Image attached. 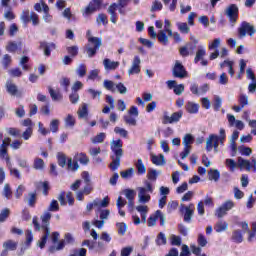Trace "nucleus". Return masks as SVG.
<instances>
[{"label":"nucleus","instance_id":"obj_1","mask_svg":"<svg viewBox=\"0 0 256 256\" xmlns=\"http://www.w3.org/2000/svg\"><path fill=\"white\" fill-rule=\"evenodd\" d=\"M110 149L113 153L111 156L112 162L109 167L111 171H117L121 166V158L123 157V140L118 139L111 142Z\"/></svg>","mask_w":256,"mask_h":256},{"label":"nucleus","instance_id":"obj_2","mask_svg":"<svg viewBox=\"0 0 256 256\" xmlns=\"http://www.w3.org/2000/svg\"><path fill=\"white\" fill-rule=\"evenodd\" d=\"M131 3V0H118V3H112L109 7L107 12L110 15V21L114 25L117 24L119 21V16L117 15V9L120 15H125V7Z\"/></svg>","mask_w":256,"mask_h":256},{"label":"nucleus","instance_id":"obj_3","mask_svg":"<svg viewBox=\"0 0 256 256\" xmlns=\"http://www.w3.org/2000/svg\"><path fill=\"white\" fill-rule=\"evenodd\" d=\"M79 163L81 165H89V156L81 152V153L75 154L74 158H68V162H67L68 171H72L73 173H75V171H78Z\"/></svg>","mask_w":256,"mask_h":256},{"label":"nucleus","instance_id":"obj_4","mask_svg":"<svg viewBox=\"0 0 256 256\" xmlns=\"http://www.w3.org/2000/svg\"><path fill=\"white\" fill-rule=\"evenodd\" d=\"M86 37L88 38V46L86 47V53L88 57H95L97 51L101 48L102 41L99 37L91 36V30L86 32Z\"/></svg>","mask_w":256,"mask_h":256},{"label":"nucleus","instance_id":"obj_5","mask_svg":"<svg viewBox=\"0 0 256 256\" xmlns=\"http://www.w3.org/2000/svg\"><path fill=\"white\" fill-rule=\"evenodd\" d=\"M145 186L146 188H139L138 197L140 203H149L151 201V195L147 194V191L148 193H153V184H151L149 181H146Z\"/></svg>","mask_w":256,"mask_h":256},{"label":"nucleus","instance_id":"obj_6","mask_svg":"<svg viewBox=\"0 0 256 256\" xmlns=\"http://www.w3.org/2000/svg\"><path fill=\"white\" fill-rule=\"evenodd\" d=\"M256 29L255 26L251 25L247 21H243L238 28V38L243 39V37H246V35H249L252 37V35H255Z\"/></svg>","mask_w":256,"mask_h":256},{"label":"nucleus","instance_id":"obj_7","mask_svg":"<svg viewBox=\"0 0 256 256\" xmlns=\"http://www.w3.org/2000/svg\"><path fill=\"white\" fill-rule=\"evenodd\" d=\"M172 75L176 79H185L188 77L189 72H187V69L179 60H176L172 68Z\"/></svg>","mask_w":256,"mask_h":256},{"label":"nucleus","instance_id":"obj_8","mask_svg":"<svg viewBox=\"0 0 256 256\" xmlns=\"http://www.w3.org/2000/svg\"><path fill=\"white\" fill-rule=\"evenodd\" d=\"M183 117V111H178L172 113L171 116L167 115V112L164 113L163 118H162V123L163 125H169L173 123H179L181 121V118Z\"/></svg>","mask_w":256,"mask_h":256},{"label":"nucleus","instance_id":"obj_9","mask_svg":"<svg viewBox=\"0 0 256 256\" xmlns=\"http://www.w3.org/2000/svg\"><path fill=\"white\" fill-rule=\"evenodd\" d=\"M213 147H214L215 153H217L219 149V136L215 134H210L206 141V151L208 153L213 151Z\"/></svg>","mask_w":256,"mask_h":256},{"label":"nucleus","instance_id":"obj_10","mask_svg":"<svg viewBox=\"0 0 256 256\" xmlns=\"http://www.w3.org/2000/svg\"><path fill=\"white\" fill-rule=\"evenodd\" d=\"M226 15L230 23H237V19H239V7H237V4H230L226 9Z\"/></svg>","mask_w":256,"mask_h":256},{"label":"nucleus","instance_id":"obj_11","mask_svg":"<svg viewBox=\"0 0 256 256\" xmlns=\"http://www.w3.org/2000/svg\"><path fill=\"white\" fill-rule=\"evenodd\" d=\"M102 3L103 0H92L85 8L83 17H89V15H93V13H95V11L101 7Z\"/></svg>","mask_w":256,"mask_h":256},{"label":"nucleus","instance_id":"obj_12","mask_svg":"<svg viewBox=\"0 0 256 256\" xmlns=\"http://www.w3.org/2000/svg\"><path fill=\"white\" fill-rule=\"evenodd\" d=\"M238 167H245L246 171H251V167L253 168V172L256 173V159L252 157L251 162L249 160H245L242 157L238 158Z\"/></svg>","mask_w":256,"mask_h":256},{"label":"nucleus","instance_id":"obj_13","mask_svg":"<svg viewBox=\"0 0 256 256\" xmlns=\"http://www.w3.org/2000/svg\"><path fill=\"white\" fill-rule=\"evenodd\" d=\"M39 49L41 51H44L45 57H51V51H55L57 49V46L53 42L49 43L45 41H40Z\"/></svg>","mask_w":256,"mask_h":256},{"label":"nucleus","instance_id":"obj_14","mask_svg":"<svg viewBox=\"0 0 256 256\" xmlns=\"http://www.w3.org/2000/svg\"><path fill=\"white\" fill-rule=\"evenodd\" d=\"M141 73V58L139 56H134L132 65L128 70V75H139Z\"/></svg>","mask_w":256,"mask_h":256},{"label":"nucleus","instance_id":"obj_15","mask_svg":"<svg viewBox=\"0 0 256 256\" xmlns=\"http://www.w3.org/2000/svg\"><path fill=\"white\" fill-rule=\"evenodd\" d=\"M195 49H197V45L188 43L186 46H182L179 49V53L181 57H189V55H193L195 53Z\"/></svg>","mask_w":256,"mask_h":256},{"label":"nucleus","instance_id":"obj_16","mask_svg":"<svg viewBox=\"0 0 256 256\" xmlns=\"http://www.w3.org/2000/svg\"><path fill=\"white\" fill-rule=\"evenodd\" d=\"M51 212H45L41 217V221H42V224H41V229L42 231H51L49 229V226L51 225Z\"/></svg>","mask_w":256,"mask_h":256},{"label":"nucleus","instance_id":"obj_17","mask_svg":"<svg viewBox=\"0 0 256 256\" xmlns=\"http://www.w3.org/2000/svg\"><path fill=\"white\" fill-rule=\"evenodd\" d=\"M22 49L23 42L10 41L6 46V51H8V53H16L17 51H22Z\"/></svg>","mask_w":256,"mask_h":256},{"label":"nucleus","instance_id":"obj_18","mask_svg":"<svg viewBox=\"0 0 256 256\" xmlns=\"http://www.w3.org/2000/svg\"><path fill=\"white\" fill-rule=\"evenodd\" d=\"M103 65L106 71H115V69L119 68L120 63L118 61H111V59L105 58L103 60Z\"/></svg>","mask_w":256,"mask_h":256},{"label":"nucleus","instance_id":"obj_19","mask_svg":"<svg viewBox=\"0 0 256 256\" xmlns=\"http://www.w3.org/2000/svg\"><path fill=\"white\" fill-rule=\"evenodd\" d=\"M6 91L13 97H15V95H19V88L11 80H7L6 82Z\"/></svg>","mask_w":256,"mask_h":256},{"label":"nucleus","instance_id":"obj_20","mask_svg":"<svg viewBox=\"0 0 256 256\" xmlns=\"http://www.w3.org/2000/svg\"><path fill=\"white\" fill-rule=\"evenodd\" d=\"M238 225H240V227H242V230L244 233H249L248 241L251 243V241H253V239H255L256 232L253 230L252 231L249 230V224L247 222H240V223H238Z\"/></svg>","mask_w":256,"mask_h":256},{"label":"nucleus","instance_id":"obj_21","mask_svg":"<svg viewBox=\"0 0 256 256\" xmlns=\"http://www.w3.org/2000/svg\"><path fill=\"white\" fill-rule=\"evenodd\" d=\"M48 93H49L52 101H63V94H61V91L55 90L51 86H49Z\"/></svg>","mask_w":256,"mask_h":256},{"label":"nucleus","instance_id":"obj_22","mask_svg":"<svg viewBox=\"0 0 256 256\" xmlns=\"http://www.w3.org/2000/svg\"><path fill=\"white\" fill-rule=\"evenodd\" d=\"M4 251L2 252V255H5L7 251H17V242L13 240H7L3 243Z\"/></svg>","mask_w":256,"mask_h":256},{"label":"nucleus","instance_id":"obj_23","mask_svg":"<svg viewBox=\"0 0 256 256\" xmlns=\"http://www.w3.org/2000/svg\"><path fill=\"white\" fill-rule=\"evenodd\" d=\"M243 233L245 232L240 229L234 230L231 236V240L233 241V243H243Z\"/></svg>","mask_w":256,"mask_h":256},{"label":"nucleus","instance_id":"obj_24","mask_svg":"<svg viewBox=\"0 0 256 256\" xmlns=\"http://www.w3.org/2000/svg\"><path fill=\"white\" fill-rule=\"evenodd\" d=\"M185 109L187 113H190V115H196V113H199V104L194 102H187Z\"/></svg>","mask_w":256,"mask_h":256},{"label":"nucleus","instance_id":"obj_25","mask_svg":"<svg viewBox=\"0 0 256 256\" xmlns=\"http://www.w3.org/2000/svg\"><path fill=\"white\" fill-rule=\"evenodd\" d=\"M135 167L138 175H145L147 173V167H145V164H143V160L141 158L137 160Z\"/></svg>","mask_w":256,"mask_h":256},{"label":"nucleus","instance_id":"obj_26","mask_svg":"<svg viewBox=\"0 0 256 256\" xmlns=\"http://www.w3.org/2000/svg\"><path fill=\"white\" fill-rule=\"evenodd\" d=\"M229 224L226 221H219L215 224L214 230L216 233H223V231H227Z\"/></svg>","mask_w":256,"mask_h":256},{"label":"nucleus","instance_id":"obj_27","mask_svg":"<svg viewBox=\"0 0 256 256\" xmlns=\"http://www.w3.org/2000/svg\"><path fill=\"white\" fill-rule=\"evenodd\" d=\"M49 235H51V230H44V235L38 242V247L40 249H45V245H47V240L49 239Z\"/></svg>","mask_w":256,"mask_h":256},{"label":"nucleus","instance_id":"obj_28","mask_svg":"<svg viewBox=\"0 0 256 256\" xmlns=\"http://www.w3.org/2000/svg\"><path fill=\"white\" fill-rule=\"evenodd\" d=\"M193 207V204H190L189 207H185V213H184V222L185 223H191V219L193 217L194 210L191 209Z\"/></svg>","mask_w":256,"mask_h":256},{"label":"nucleus","instance_id":"obj_29","mask_svg":"<svg viewBox=\"0 0 256 256\" xmlns=\"http://www.w3.org/2000/svg\"><path fill=\"white\" fill-rule=\"evenodd\" d=\"M207 55V50L205 48L200 47L196 52V56L194 58V63L197 64L199 61H203V58Z\"/></svg>","mask_w":256,"mask_h":256},{"label":"nucleus","instance_id":"obj_30","mask_svg":"<svg viewBox=\"0 0 256 256\" xmlns=\"http://www.w3.org/2000/svg\"><path fill=\"white\" fill-rule=\"evenodd\" d=\"M157 39L159 43H162V45H169V37H167V33L165 31H159L157 34Z\"/></svg>","mask_w":256,"mask_h":256},{"label":"nucleus","instance_id":"obj_31","mask_svg":"<svg viewBox=\"0 0 256 256\" xmlns=\"http://www.w3.org/2000/svg\"><path fill=\"white\" fill-rule=\"evenodd\" d=\"M208 179L210 181H219V179H221V172H219L217 169H210L208 172Z\"/></svg>","mask_w":256,"mask_h":256},{"label":"nucleus","instance_id":"obj_32","mask_svg":"<svg viewBox=\"0 0 256 256\" xmlns=\"http://www.w3.org/2000/svg\"><path fill=\"white\" fill-rule=\"evenodd\" d=\"M65 240H60L57 244V246L52 245L49 247L48 251L49 253H56V251H63L65 249Z\"/></svg>","mask_w":256,"mask_h":256},{"label":"nucleus","instance_id":"obj_33","mask_svg":"<svg viewBox=\"0 0 256 256\" xmlns=\"http://www.w3.org/2000/svg\"><path fill=\"white\" fill-rule=\"evenodd\" d=\"M151 161L153 163V165H165V156L163 154H160V155H153L151 157Z\"/></svg>","mask_w":256,"mask_h":256},{"label":"nucleus","instance_id":"obj_34","mask_svg":"<svg viewBox=\"0 0 256 256\" xmlns=\"http://www.w3.org/2000/svg\"><path fill=\"white\" fill-rule=\"evenodd\" d=\"M225 65H228V73L230 77H233L235 75V70L233 69V61L230 60H224L222 63H220V68L223 69L225 68Z\"/></svg>","mask_w":256,"mask_h":256},{"label":"nucleus","instance_id":"obj_35","mask_svg":"<svg viewBox=\"0 0 256 256\" xmlns=\"http://www.w3.org/2000/svg\"><path fill=\"white\" fill-rule=\"evenodd\" d=\"M37 205V192L28 193V207H35Z\"/></svg>","mask_w":256,"mask_h":256},{"label":"nucleus","instance_id":"obj_36","mask_svg":"<svg viewBox=\"0 0 256 256\" xmlns=\"http://www.w3.org/2000/svg\"><path fill=\"white\" fill-rule=\"evenodd\" d=\"M155 243L158 247H161V245H167V237H165V233L160 232L156 237Z\"/></svg>","mask_w":256,"mask_h":256},{"label":"nucleus","instance_id":"obj_37","mask_svg":"<svg viewBox=\"0 0 256 256\" xmlns=\"http://www.w3.org/2000/svg\"><path fill=\"white\" fill-rule=\"evenodd\" d=\"M177 27L180 33H183L184 35L189 34V32L191 31V28H189V25H187L186 22H178Z\"/></svg>","mask_w":256,"mask_h":256},{"label":"nucleus","instance_id":"obj_38","mask_svg":"<svg viewBox=\"0 0 256 256\" xmlns=\"http://www.w3.org/2000/svg\"><path fill=\"white\" fill-rule=\"evenodd\" d=\"M195 143V138L191 134H186L183 138L184 147H191Z\"/></svg>","mask_w":256,"mask_h":256},{"label":"nucleus","instance_id":"obj_39","mask_svg":"<svg viewBox=\"0 0 256 256\" xmlns=\"http://www.w3.org/2000/svg\"><path fill=\"white\" fill-rule=\"evenodd\" d=\"M134 173H135V169L129 168L127 170L121 171L120 177H122V179H131V177H133Z\"/></svg>","mask_w":256,"mask_h":256},{"label":"nucleus","instance_id":"obj_40","mask_svg":"<svg viewBox=\"0 0 256 256\" xmlns=\"http://www.w3.org/2000/svg\"><path fill=\"white\" fill-rule=\"evenodd\" d=\"M57 160L59 167H65V165H67V162L69 161V158L67 159V156L63 153H58Z\"/></svg>","mask_w":256,"mask_h":256},{"label":"nucleus","instance_id":"obj_41","mask_svg":"<svg viewBox=\"0 0 256 256\" xmlns=\"http://www.w3.org/2000/svg\"><path fill=\"white\" fill-rule=\"evenodd\" d=\"M9 215H11V210H9V208H4L3 210H1L0 223H5V221L9 219Z\"/></svg>","mask_w":256,"mask_h":256},{"label":"nucleus","instance_id":"obj_42","mask_svg":"<svg viewBox=\"0 0 256 256\" xmlns=\"http://www.w3.org/2000/svg\"><path fill=\"white\" fill-rule=\"evenodd\" d=\"M114 133H116V135H120V137H123L124 139H127V137H129V132L119 126H116L114 128Z\"/></svg>","mask_w":256,"mask_h":256},{"label":"nucleus","instance_id":"obj_43","mask_svg":"<svg viewBox=\"0 0 256 256\" xmlns=\"http://www.w3.org/2000/svg\"><path fill=\"white\" fill-rule=\"evenodd\" d=\"M163 9V3H161V1L159 0H154L152 2V6H151V13H155V11H161Z\"/></svg>","mask_w":256,"mask_h":256},{"label":"nucleus","instance_id":"obj_44","mask_svg":"<svg viewBox=\"0 0 256 256\" xmlns=\"http://www.w3.org/2000/svg\"><path fill=\"white\" fill-rule=\"evenodd\" d=\"M75 117H73V115L68 114L67 117L65 118V127H70L73 128L75 127Z\"/></svg>","mask_w":256,"mask_h":256},{"label":"nucleus","instance_id":"obj_45","mask_svg":"<svg viewBox=\"0 0 256 256\" xmlns=\"http://www.w3.org/2000/svg\"><path fill=\"white\" fill-rule=\"evenodd\" d=\"M116 227L118 229V235H125V233H127V224H125L124 222H118L116 223Z\"/></svg>","mask_w":256,"mask_h":256},{"label":"nucleus","instance_id":"obj_46","mask_svg":"<svg viewBox=\"0 0 256 256\" xmlns=\"http://www.w3.org/2000/svg\"><path fill=\"white\" fill-rule=\"evenodd\" d=\"M0 159H6V161H9V154L7 152V146H5V144L0 145Z\"/></svg>","mask_w":256,"mask_h":256},{"label":"nucleus","instance_id":"obj_47","mask_svg":"<svg viewBox=\"0 0 256 256\" xmlns=\"http://www.w3.org/2000/svg\"><path fill=\"white\" fill-rule=\"evenodd\" d=\"M11 62H12L11 55L5 54L2 59L3 69H9V65H11Z\"/></svg>","mask_w":256,"mask_h":256},{"label":"nucleus","instance_id":"obj_48","mask_svg":"<svg viewBox=\"0 0 256 256\" xmlns=\"http://www.w3.org/2000/svg\"><path fill=\"white\" fill-rule=\"evenodd\" d=\"M66 51L70 57H77L79 55V47L77 46H69L66 48Z\"/></svg>","mask_w":256,"mask_h":256},{"label":"nucleus","instance_id":"obj_49","mask_svg":"<svg viewBox=\"0 0 256 256\" xmlns=\"http://www.w3.org/2000/svg\"><path fill=\"white\" fill-rule=\"evenodd\" d=\"M87 115H89L87 104H83L82 108L78 110V117L80 119H84V117H87Z\"/></svg>","mask_w":256,"mask_h":256},{"label":"nucleus","instance_id":"obj_50","mask_svg":"<svg viewBox=\"0 0 256 256\" xmlns=\"http://www.w3.org/2000/svg\"><path fill=\"white\" fill-rule=\"evenodd\" d=\"M21 21L25 24L28 25L31 21V14L29 13V10L23 11L21 15Z\"/></svg>","mask_w":256,"mask_h":256},{"label":"nucleus","instance_id":"obj_51","mask_svg":"<svg viewBox=\"0 0 256 256\" xmlns=\"http://www.w3.org/2000/svg\"><path fill=\"white\" fill-rule=\"evenodd\" d=\"M44 167H45V161H43V159L36 158L34 160V169L42 170V169H44Z\"/></svg>","mask_w":256,"mask_h":256},{"label":"nucleus","instance_id":"obj_52","mask_svg":"<svg viewBox=\"0 0 256 256\" xmlns=\"http://www.w3.org/2000/svg\"><path fill=\"white\" fill-rule=\"evenodd\" d=\"M32 136H33V127L26 128V130L22 134L24 141H29V139H31Z\"/></svg>","mask_w":256,"mask_h":256},{"label":"nucleus","instance_id":"obj_53","mask_svg":"<svg viewBox=\"0 0 256 256\" xmlns=\"http://www.w3.org/2000/svg\"><path fill=\"white\" fill-rule=\"evenodd\" d=\"M239 153L242 155H245L246 157H249V155H251V153H253V150L247 146H240Z\"/></svg>","mask_w":256,"mask_h":256},{"label":"nucleus","instance_id":"obj_54","mask_svg":"<svg viewBox=\"0 0 256 256\" xmlns=\"http://www.w3.org/2000/svg\"><path fill=\"white\" fill-rule=\"evenodd\" d=\"M3 195L6 199H11V197H13V191H11V186H9V184H5Z\"/></svg>","mask_w":256,"mask_h":256},{"label":"nucleus","instance_id":"obj_55","mask_svg":"<svg viewBox=\"0 0 256 256\" xmlns=\"http://www.w3.org/2000/svg\"><path fill=\"white\" fill-rule=\"evenodd\" d=\"M42 185V193L45 197L49 195V191H51V186H49V181L41 182Z\"/></svg>","mask_w":256,"mask_h":256},{"label":"nucleus","instance_id":"obj_56","mask_svg":"<svg viewBox=\"0 0 256 256\" xmlns=\"http://www.w3.org/2000/svg\"><path fill=\"white\" fill-rule=\"evenodd\" d=\"M8 73L10 77H21V75H23L21 68H12L8 71Z\"/></svg>","mask_w":256,"mask_h":256},{"label":"nucleus","instance_id":"obj_57","mask_svg":"<svg viewBox=\"0 0 256 256\" xmlns=\"http://www.w3.org/2000/svg\"><path fill=\"white\" fill-rule=\"evenodd\" d=\"M76 73L80 77H85V75H87V66L85 64H80Z\"/></svg>","mask_w":256,"mask_h":256},{"label":"nucleus","instance_id":"obj_58","mask_svg":"<svg viewBox=\"0 0 256 256\" xmlns=\"http://www.w3.org/2000/svg\"><path fill=\"white\" fill-rule=\"evenodd\" d=\"M147 179L149 181H157V170L149 169L147 173Z\"/></svg>","mask_w":256,"mask_h":256},{"label":"nucleus","instance_id":"obj_59","mask_svg":"<svg viewBox=\"0 0 256 256\" xmlns=\"http://www.w3.org/2000/svg\"><path fill=\"white\" fill-rule=\"evenodd\" d=\"M105 137V133L101 132L92 139V143H103V141H105Z\"/></svg>","mask_w":256,"mask_h":256},{"label":"nucleus","instance_id":"obj_60","mask_svg":"<svg viewBox=\"0 0 256 256\" xmlns=\"http://www.w3.org/2000/svg\"><path fill=\"white\" fill-rule=\"evenodd\" d=\"M50 131H52V133H57V131H59V120L54 119L51 121Z\"/></svg>","mask_w":256,"mask_h":256},{"label":"nucleus","instance_id":"obj_61","mask_svg":"<svg viewBox=\"0 0 256 256\" xmlns=\"http://www.w3.org/2000/svg\"><path fill=\"white\" fill-rule=\"evenodd\" d=\"M82 191L85 193V195H91V193H93V183H85V186L82 189Z\"/></svg>","mask_w":256,"mask_h":256},{"label":"nucleus","instance_id":"obj_62","mask_svg":"<svg viewBox=\"0 0 256 256\" xmlns=\"http://www.w3.org/2000/svg\"><path fill=\"white\" fill-rule=\"evenodd\" d=\"M48 211H52V212L59 211V202H57V200H52L48 207Z\"/></svg>","mask_w":256,"mask_h":256},{"label":"nucleus","instance_id":"obj_63","mask_svg":"<svg viewBox=\"0 0 256 256\" xmlns=\"http://www.w3.org/2000/svg\"><path fill=\"white\" fill-rule=\"evenodd\" d=\"M197 243L200 247H206L207 246V238H205V235L199 234Z\"/></svg>","mask_w":256,"mask_h":256},{"label":"nucleus","instance_id":"obj_64","mask_svg":"<svg viewBox=\"0 0 256 256\" xmlns=\"http://www.w3.org/2000/svg\"><path fill=\"white\" fill-rule=\"evenodd\" d=\"M182 240L180 236L172 235L171 237V245H175L176 247H181Z\"/></svg>","mask_w":256,"mask_h":256}]
</instances>
